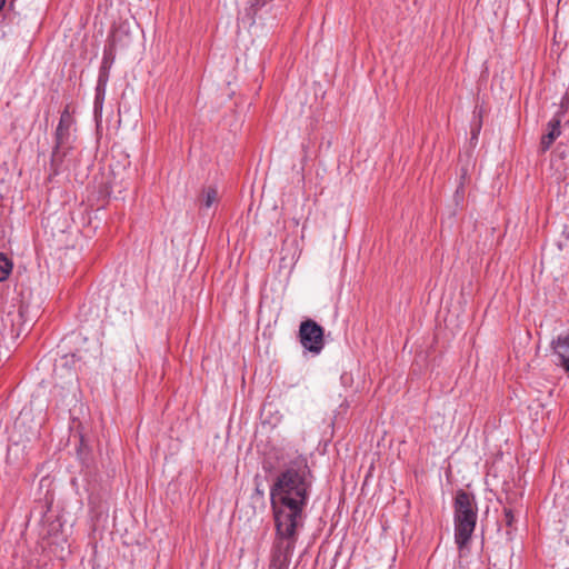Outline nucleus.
Segmentation results:
<instances>
[{
	"label": "nucleus",
	"instance_id": "f257e3e1",
	"mask_svg": "<svg viewBox=\"0 0 569 569\" xmlns=\"http://www.w3.org/2000/svg\"><path fill=\"white\" fill-rule=\"evenodd\" d=\"M313 475L308 460L298 456L284 465L270 487L274 523L303 527Z\"/></svg>",
	"mask_w": 569,
	"mask_h": 569
},
{
	"label": "nucleus",
	"instance_id": "f03ea898",
	"mask_svg": "<svg viewBox=\"0 0 569 569\" xmlns=\"http://www.w3.org/2000/svg\"><path fill=\"white\" fill-rule=\"evenodd\" d=\"M455 542L459 550L469 543L478 519V505L472 492L458 489L453 498Z\"/></svg>",
	"mask_w": 569,
	"mask_h": 569
},
{
	"label": "nucleus",
	"instance_id": "7ed1b4c3",
	"mask_svg": "<svg viewBox=\"0 0 569 569\" xmlns=\"http://www.w3.org/2000/svg\"><path fill=\"white\" fill-rule=\"evenodd\" d=\"M301 527L274 523L276 537L269 569H288Z\"/></svg>",
	"mask_w": 569,
	"mask_h": 569
},
{
	"label": "nucleus",
	"instance_id": "20e7f679",
	"mask_svg": "<svg viewBox=\"0 0 569 569\" xmlns=\"http://www.w3.org/2000/svg\"><path fill=\"white\" fill-rule=\"evenodd\" d=\"M76 136L71 131H56L54 144L50 158L51 176L59 174L64 170V162L67 157L74 148Z\"/></svg>",
	"mask_w": 569,
	"mask_h": 569
},
{
	"label": "nucleus",
	"instance_id": "39448f33",
	"mask_svg": "<svg viewBox=\"0 0 569 569\" xmlns=\"http://www.w3.org/2000/svg\"><path fill=\"white\" fill-rule=\"evenodd\" d=\"M325 330L312 319L303 320L299 326L301 346L313 355H319L325 347Z\"/></svg>",
	"mask_w": 569,
	"mask_h": 569
},
{
	"label": "nucleus",
	"instance_id": "423d86ee",
	"mask_svg": "<svg viewBox=\"0 0 569 569\" xmlns=\"http://www.w3.org/2000/svg\"><path fill=\"white\" fill-rule=\"evenodd\" d=\"M552 349L558 358V363L569 372V331L552 341Z\"/></svg>",
	"mask_w": 569,
	"mask_h": 569
},
{
	"label": "nucleus",
	"instance_id": "0eeeda50",
	"mask_svg": "<svg viewBox=\"0 0 569 569\" xmlns=\"http://www.w3.org/2000/svg\"><path fill=\"white\" fill-rule=\"evenodd\" d=\"M561 119L560 117H553L548 122V131L541 137L540 141V149L542 152L547 151L551 144L555 142V140L560 136L561 129Z\"/></svg>",
	"mask_w": 569,
	"mask_h": 569
},
{
	"label": "nucleus",
	"instance_id": "6e6552de",
	"mask_svg": "<svg viewBox=\"0 0 569 569\" xmlns=\"http://www.w3.org/2000/svg\"><path fill=\"white\" fill-rule=\"evenodd\" d=\"M12 261L4 253L0 252V281H4L8 279L12 271Z\"/></svg>",
	"mask_w": 569,
	"mask_h": 569
},
{
	"label": "nucleus",
	"instance_id": "1a4fd4ad",
	"mask_svg": "<svg viewBox=\"0 0 569 569\" xmlns=\"http://www.w3.org/2000/svg\"><path fill=\"white\" fill-rule=\"evenodd\" d=\"M109 71H110V68H109V63H108V53H107V49H104L103 59H102V63L99 69V76H98L97 83L107 84L108 80H109Z\"/></svg>",
	"mask_w": 569,
	"mask_h": 569
},
{
	"label": "nucleus",
	"instance_id": "9d476101",
	"mask_svg": "<svg viewBox=\"0 0 569 569\" xmlns=\"http://www.w3.org/2000/svg\"><path fill=\"white\" fill-rule=\"evenodd\" d=\"M273 0H250L249 7L246 9L247 16H249L252 20L257 16L258 11L264 8L268 3Z\"/></svg>",
	"mask_w": 569,
	"mask_h": 569
},
{
	"label": "nucleus",
	"instance_id": "9b49d317",
	"mask_svg": "<svg viewBox=\"0 0 569 569\" xmlns=\"http://www.w3.org/2000/svg\"><path fill=\"white\" fill-rule=\"evenodd\" d=\"M73 119L68 109H64L60 116L56 131H71Z\"/></svg>",
	"mask_w": 569,
	"mask_h": 569
},
{
	"label": "nucleus",
	"instance_id": "f8f14e48",
	"mask_svg": "<svg viewBox=\"0 0 569 569\" xmlns=\"http://www.w3.org/2000/svg\"><path fill=\"white\" fill-rule=\"evenodd\" d=\"M107 84L97 83L96 98H94V112L98 113L102 110V103L106 94Z\"/></svg>",
	"mask_w": 569,
	"mask_h": 569
},
{
	"label": "nucleus",
	"instance_id": "ddd939ff",
	"mask_svg": "<svg viewBox=\"0 0 569 569\" xmlns=\"http://www.w3.org/2000/svg\"><path fill=\"white\" fill-rule=\"evenodd\" d=\"M218 192L216 188L209 187L203 191L201 204L206 208H210L217 200Z\"/></svg>",
	"mask_w": 569,
	"mask_h": 569
},
{
	"label": "nucleus",
	"instance_id": "4468645a",
	"mask_svg": "<svg viewBox=\"0 0 569 569\" xmlns=\"http://www.w3.org/2000/svg\"><path fill=\"white\" fill-rule=\"evenodd\" d=\"M503 521H505L506 526L508 527L507 535L510 536L511 529L516 521V518H515L513 510L508 506L503 507Z\"/></svg>",
	"mask_w": 569,
	"mask_h": 569
},
{
	"label": "nucleus",
	"instance_id": "2eb2a0df",
	"mask_svg": "<svg viewBox=\"0 0 569 569\" xmlns=\"http://www.w3.org/2000/svg\"><path fill=\"white\" fill-rule=\"evenodd\" d=\"M569 110V90L565 93L560 102V110L556 113L555 117L562 118L563 113Z\"/></svg>",
	"mask_w": 569,
	"mask_h": 569
},
{
	"label": "nucleus",
	"instance_id": "dca6fc26",
	"mask_svg": "<svg viewBox=\"0 0 569 569\" xmlns=\"http://www.w3.org/2000/svg\"><path fill=\"white\" fill-rule=\"evenodd\" d=\"M107 53H108V63H109V68H111V64L113 63V60H114V56L112 54V51L111 50H107Z\"/></svg>",
	"mask_w": 569,
	"mask_h": 569
},
{
	"label": "nucleus",
	"instance_id": "f3484780",
	"mask_svg": "<svg viewBox=\"0 0 569 569\" xmlns=\"http://www.w3.org/2000/svg\"><path fill=\"white\" fill-rule=\"evenodd\" d=\"M480 127H481V126H480V123H479V124L477 126V128L472 130V132H471V133H472V137H471V139H472V140L478 138V134H479V131H480Z\"/></svg>",
	"mask_w": 569,
	"mask_h": 569
},
{
	"label": "nucleus",
	"instance_id": "a211bd4d",
	"mask_svg": "<svg viewBox=\"0 0 569 569\" xmlns=\"http://www.w3.org/2000/svg\"><path fill=\"white\" fill-rule=\"evenodd\" d=\"M4 3H6V0H0V11L2 10Z\"/></svg>",
	"mask_w": 569,
	"mask_h": 569
}]
</instances>
